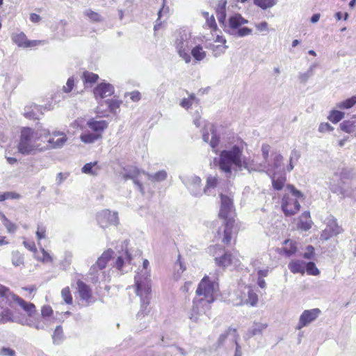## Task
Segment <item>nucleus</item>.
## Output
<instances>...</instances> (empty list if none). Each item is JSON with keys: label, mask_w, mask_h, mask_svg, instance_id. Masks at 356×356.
Returning <instances> with one entry per match:
<instances>
[{"label": "nucleus", "mask_w": 356, "mask_h": 356, "mask_svg": "<svg viewBox=\"0 0 356 356\" xmlns=\"http://www.w3.org/2000/svg\"><path fill=\"white\" fill-rule=\"evenodd\" d=\"M61 296L63 298L64 301L67 304H72V298L70 293V289L68 287H65L62 289L61 291Z\"/></svg>", "instance_id": "52"}, {"label": "nucleus", "mask_w": 356, "mask_h": 356, "mask_svg": "<svg viewBox=\"0 0 356 356\" xmlns=\"http://www.w3.org/2000/svg\"><path fill=\"white\" fill-rule=\"evenodd\" d=\"M235 257L229 252H225L220 257H216L215 261L218 266L227 267L234 263Z\"/></svg>", "instance_id": "23"}, {"label": "nucleus", "mask_w": 356, "mask_h": 356, "mask_svg": "<svg viewBox=\"0 0 356 356\" xmlns=\"http://www.w3.org/2000/svg\"><path fill=\"white\" fill-rule=\"evenodd\" d=\"M6 301L11 307L14 302L17 304L25 312H26L29 317L33 316V315L36 312V308L34 304L25 301L24 299L10 291L6 297Z\"/></svg>", "instance_id": "9"}, {"label": "nucleus", "mask_w": 356, "mask_h": 356, "mask_svg": "<svg viewBox=\"0 0 356 356\" xmlns=\"http://www.w3.org/2000/svg\"><path fill=\"white\" fill-rule=\"evenodd\" d=\"M113 251L108 249L104 251L102 254L97 259L96 264L92 265L90 269V274L94 275V282L98 281V270H103L106 268L107 263L110 261L113 254Z\"/></svg>", "instance_id": "11"}, {"label": "nucleus", "mask_w": 356, "mask_h": 356, "mask_svg": "<svg viewBox=\"0 0 356 356\" xmlns=\"http://www.w3.org/2000/svg\"><path fill=\"white\" fill-rule=\"evenodd\" d=\"M108 122L106 120H96L94 118L90 119L86 122V127L92 132L84 130L85 127L81 126L83 132L80 135V140L84 143H93L102 138L104 131L108 127Z\"/></svg>", "instance_id": "5"}, {"label": "nucleus", "mask_w": 356, "mask_h": 356, "mask_svg": "<svg viewBox=\"0 0 356 356\" xmlns=\"http://www.w3.org/2000/svg\"><path fill=\"white\" fill-rule=\"evenodd\" d=\"M231 336L232 340L234 341H236V339L238 338V336L236 333V330L235 329L232 328H228L225 332L222 333L218 339V346H222L224 343V341L225 339Z\"/></svg>", "instance_id": "28"}, {"label": "nucleus", "mask_w": 356, "mask_h": 356, "mask_svg": "<svg viewBox=\"0 0 356 356\" xmlns=\"http://www.w3.org/2000/svg\"><path fill=\"white\" fill-rule=\"evenodd\" d=\"M344 117V113L337 110H332L330 111L327 118L332 123H337Z\"/></svg>", "instance_id": "40"}, {"label": "nucleus", "mask_w": 356, "mask_h": 356, "mask_svg": "<svg viewBox=\"0 0 356 356\" xmlns=\"http://www.w3.org/2000/svg\"><path fill=\"white\" fill-rule=\"evenodd\" d=\"M67 140V138L63 132L54 131L52 133V137L50 138L47 142L49 143V147L58 149L63 147Z\"/></svg>", "instance_id": "16"}, {"label": "nucleus", "mask_w": 356, "mask_h": 356, "mask_svg": "<svg viewBox=\"0 0 356 356\" xmlns=\"http://www.w3.org/2000/svg\"><path fill=\"white\" fill-rule=\"evenodd\" d=\"M114 92V88L110 83H102L94 89V95L97 98L104 99L111 96Z\"/></svg>", "instance_id": "18"}, {"label": "nucleus", "mask_w": 356, "mask_h": 356, "mask_svg": "<svg viewBox=\"0 0 356 356\" xmlns=\"http://www.w3.org/2000/svg\"><path fill=\"white\" fill-rule=\"evenodd\" d=\"M73 254L70 251H66L64 253L63 260L61 261V265L64 267H67L72 262Z\"/></svg>", "instance_id": "56"}, {"label": "nucleus", "mask_w": 356, "mask_h": 356, "mask_svg": "<svg viewBox=\"0 0 356 356\" xmlns=\"http://www.w3.org/2000/svg\"><path fill=\"white\" fill-rule=\"evenodd\" d=\"M221 204L219 211V217L225 220V227L223 230V238L222 241L229 244L232 240V227L234 220L229 217L233 207L232 198L230 196L220 194Z\"/></svg>", "instance_id": "4"}, {"label": "nucleus", "mask_w": 356, "mask_h": 356, "mask_svg": "<svg viewBox=\"0 0 356 356\" xmlns=\"http://www.w3.org/2000/svg\"><path fill=\"white\" fill-rule=\"evenodd\" d=\"M53 314V309L49 305H44L41 309V314L44 321H47V318L50 317Z\"/></svg>", "instance_id": "55"}, {"label": "nucleus", "mask_w": 356, "mask_h": 356, "mask_svg": "<svg viewBox=\"0 0 356 356\" xmlns=\"http://www.w3.org/2000/svg\"><path fill=\"white\" fill-rule=\"evenodd\" d=\"M32 109L31 111H26L24 115L29 118H38V113L40 111L41 107L38 105L33 104L31 106Z\"/></svg>", "instance_id": "47"}, {"label": "nucleus", "mask_w": 356, "mask_h": 356, "mask_svg": "<svg viewBox=\"0 0 356 356\" xmlns=\"http://www.w3.org/2000/svg\"><path fill=\"white\" fill-rule=\"evenodd\" d=\"M99 170L100 168L97 162L88 163L85 164L81 169L83 173L92 176H97L99 174Z\"/></svg>", "instance_id": "27"}, {"label": "nucleus", "mask_w": 356, "mask_h": 356, "mask_svg": "<svg viewBox=\"0 0 356 356\" xmlns=\"http://www.w3.org/2000/svg\"><path fill=\"white\" fill-rule=\"evenodd\" d=\"M11 38L13 42H15L17 46L24 48L35 46L41 43V41L40 40H28L26 35L22 32L13 33Z\"/></svg>", "instance_id": "15"}, {"label": "nucleus", "mask_w": 356, "mask_h": 356, "mask_svg": "<svg viewBox=\"0 0 356 356\" xmlns=\"http://www.w3.org/2000/svg\"><path fill=\"white\" fill-rule=\"evenodd\" d=\"M270 150V146L267 144H264L261 146V152H262V156L264 160V163L267 164V160L268 158V154Z\"/></svg>", "instance_id": "57"}, {"label": "nucleus", "mask_w": 356, "mask_h": 356, "mask_svg": "<svg viewBox=\"0 0 356 356\" xmlns=\"http://www.w3.org/2000/svg\"><path fill=\"white\" fill-rule=\"evenodd\" d=\"M1 220L4 227L6 228L8 232L14 233L17 230V226L8 220L5 215H1Z\"/></svg>", "instance_id": "44"}, {"label": "nucleus", "mask_w": 356, "mask_h": 356, "mask_svg": "<svg viewBox=\"0 0 356 356\" xmlns=\"http://www.w3.org/2000/svg\"><path fill=\"white\" fill-rule=\"evenodd\" d=\"M142 172L145 175L152 181H161L165 180L167 177V172L165 170H160L154 175H151L145 172Z\"/></svg>", "instance_id": "34"}, {"label": "nucleus", "mask_w": 356, "mask_h": 356, "mask_svg": "<svg viewBox=\"0 0 356 356\" xmlns=\"http://www.w3.org/2000/svg\"><path fill=\"white\" fill-rule=\"evenodd\" d=\"M271 179L273 187L277 191L282 189L286 181V179L284 175H277L276 172H274L271 175Z\"/></svg>", "instance_id": "26"}, {"label": "nucleus", "mask_w": 356, "mask_h": 356, "mask_svg": "<svg viewBox=\"0 0 356 356\" xmlns=\"http://www.w3.org/2000/svg\"><path fill=\"white\" fill-rule=\"evenodd\" d=\"M267 327V324L265 323H254L253 327L248 331L247 336L252 337L254 335L261 334V332Z\"/></svg>", "instance_id": "38"}, {"label": "nucleus", "mask_w": 356, "mask_h": 356, "mask_svg": "<svg viewBox=\"0 0 356 356\" xmlns=\"http://www.w3.org/2000/svg\"><path fill=\"white\" fill-rule=\"evenodd\" d=\"M254 3L263 10H266L274 6L277 3V0H254Z\"/></svg>", "instance_id": "39"}, {"label": "nucleus", "mask_w": 356, "mask_h": 356, "mask_svg": "<svg viewBox=\"0 0 356 356\" xmlns=\"http://www.w3.org/2000/svg\"><path fill=\"white\" fill-rule=\"evenodd\" d=\"M343 231L342 227L338 225L337 219L331 217L327 219L326 227L322 232L321 237L322 239L327 241L331 237L342 233Z\"/></svg>", "instance_id": "12"}, {"label": "nucleus", "mask_w": 356, "mask_h": 356, "mask_svg": "<svg viewBox=\"0 0 356 356\" xmlns=\"http://www.w3.org/2000/svg\"><path fill=\"white\" fill-rule=\"evenodd\" d=\"M77 287L81 298L88 301L91 298V290L89 286L82 281H78Z\"/></svg>", "instance_id": "24"}, {"label": "nucleus", "mask_w": 356, "mask_h": 356, "mask_svg": "<svg viewBox=\"0 0 356 356\" xmlns=\"http://www.w3.org/2000/svg\"><path fill=\"white\" fill-rule=\"evenodd\" d=\"M191 54L197 61H201L206 57V52L200 44H195L191 50Z\"/></svg>", "instance_id": "30"}, {"label": "nucleus", "mask_w": 356, "mask_h": 356, "mask_svg": "<svg viewBox=\"0 0 356 356\" xmlns=\"http://www.w3.org/2000/svg\"><path fill=\"white\" fill-rule=\"evenodd\" d=\"M288 243H289L290 248H288L287 247L284 248V252L288 256H291L296 252V247L292 243V241H285L286 244H287Z\"/></svg>", "instance_id": "60"}, {"label": "nucleus", "mask_w": 356, "mask_h": 356, "mask_svg": "<svg viewBox=\"0 0 356 356\" xmlns=\"http://www.w3.org/2000/svg\"><path fill=\"white\" fill-rule=\"evenodd\" d=\"M314 254V248L312 245H308L306 248V252L304 253L303 257L305 259H310Z\"/></svg>", "instance_id": "64"}, {"label": "nucleus", "mask_w": 356, "mask_h": 356, "mask_svg": "<svg viewBox=\"0 0 356 356\" xmlns=\"http://www.w3.org/2000/svg\"><path fill=\"white\" fill-rule=\"evenodd\" d=\"M245 169L250 173L256 171V172H266L268 174H270V165L266 164L264 162L262 163H257L254 161V159H251L250 158H246L245 156L243 164H242V170Z\"/></svg>", "instance_id": "14"}, {"label": "nucleus", "mask_w": 356, "mask_h": 356, "mask_svg": "<svg viewBox=\"0 0 356 356\" xmlns=\"http://www.w3.org/2000/svg\"><path fill=\"white\" fill-rule=\"evenodd\" d=\"M356 104V97L353 96L344 101L338 102L336 107L340 109H348L352 108Z\"/></svg>", "instance_id": "37"}, {"label": "nucleus", "mask_w": 356, "mask_h": 356, "mask_svg": "<svg viewBox=\"0 0 356 356\" xmlns=\"http://www.w3.org/2000/svg\"><path fill=\"white\" fill-rule=\"evenodd\" d=\"M210 131L211 132L212 137L209 142V144L212 148H216L218 146L220 141L219 137L216 135L215 127L213 125L211 126Z\"/></svg>", "instance_id": "50"}, {"label": "nucleus", "mask_w": 356, "mask_h": 356, "mask_svg": "<svg viewBox=\"0 0 356 356\" xmlns=\"http://www.w3.org/2000/svg\"><path fill=\"white\" fill-rule=\"evenodd\" d=\"M330 190L334 193L342 195L343 197L348 195V193H346L341 187L337 186L334 184L330 186Z\"/></svg>", "instance_id": "62"}, {"label": "nucleus", "mask_w": 356, "mask_h": 356, "mask_svg": "<svg viewBox=\"0 0 356 356\" xmlns=\"http://www.w3.org/2000/svg\"><path fill=\"white\" fill-rule=\"evenodd\" d=\"M243 148L234 145L231 148L222 150L219 156V168L227 175H231L232 169L242 170V164L245 156Z\"/></svg>", "instance_id": "2"}, {"label": "nucleus", "mask_w": 356, "mask_h": 356, "mask_svg": "<svg viewBox=\"0 0 356 356\" xmlns=\"http://www.w3.org/2000/svg\"><path fill=\"white\" fill-rule=\"evenodd\" d=\"M184 184L193 195L199 196L202 194L200 186L201 179L199 177L192 176Z\"/></svg>", "instance_id": "20"}, {"label": "nucleus", "mask_w": 356, "mask_h": 356, "mask_svg": "<svg viewBox=\"0 0 356 356\" xmlns=\"http://www.w3.org/2000/svg\"><path fill=\"white\" fill-rule=\"evenodd\" d=\"M42 257L40 259L43 263L52 262L53 258L44 248H42Z\"/></svg>", "instance_id": "63"}, {"label": "nucleus", "mask_w": 356, "mask_h": 356, "mask_svg": "<svg viewBox=\"0 0 356 356\" xmlns=\"http://www.w3.org/2000/svg\"><path fill=\"white\" fill-rule=\"evenodd\" d=\"M247 304L251 306H255L258 302V296L257 293L251 289L248 291V299L245 300Z\"/></svg>", "instance_id": "45"}, {"label": "nucleus", "mask_w": 356, "mask_h": 356, "mask_svg": "<svg viewBox=\"0 0 356 356\" xmlns=\"http://www.w3.org/2000/svg\"><path fill=\"white\" fill-rule=\"evenodd\" d=\"M342 131L356 136V121L345 120L340 124Z\"/></svg>", "instance_id": "29"}, {"label": "nucleus", "mask_w": 356, "mask_h": 356, "mask_svg": "<svg viewBox=\"0 0 356 356\" xmlns=\"http://www.w3.org/2000/svg\"><path fill=\"white\" fill-rule=\"evenodd\" d=\"M118 216L117 212H111L108 209L99 211L97 215V221L102 228L118 224Z\"/></svg>", "instance_id": "10"}, {"label": "nucleus", "mask_w": 356, "mask_h": 356, "mask_svg": "<svg viewBox=\"0 0 356 356\" xmlns=\"http://www.w3.org/2000/svg\"><path fill=\"white\" fill-rule=\"evenodd\" d=\"M282 160L283 157L281 154H275L273 158V167L275 169L277 170H281L282 169Z\"/></svg>", "instance_id": "53"}, {"label": "nucleus", "mask_w": 356, "mask_h": 356, "mask_svg": "<svg viewBox=\"0 0 356 356\" xmlns=\"http://www.w3.org/2000/svg\"><path fill=\"white\" fill-rule=\"evenodd\" d=\"M131 259V255L126 250L124 252L122 253L120 256L118 257L114 266L118 270H122L123 266L127 264H130Z\"/></svg>", "instance_id": "21"}, {"label": "nucleus", "mask_w": 356, "mask_h": 356, "mask_svg": "<svg viewBox=\"0 0 356 356\" xmlns=\"http://www.w3.org/2000/svg\"><path fill=\"white\" fill-rule=\"evenodd\" d=\"M248 21L244 19L240 14H236L229 18V26L227 31L230 35H234L237 29L243 24H247Z\"/></svg>", "instance_id": "17"}, {"label": "nucleus", "mask_w": 356, "mask_h": 356, "mask_svg": "<svg viewBox=\"0 0 356 356\" xmlns=\"http://www.w3.org/2000/svg\"><path fill=\"white\" fill-rule=\"evenodd\" d=\"M316 67V64H313L309 67L306 72L300 73L298 75L300 81L302 83H305L308 79L314 74V71Z\"/></svg>", "instance_id": "41"}, {"label": "nucleus", "mask_w": 356, "mask_h": 356, "mask_svg": "<svg viewBox=\"0 0 356 356\" xmlns=\"http://www.w3.org/2000/svg\"><path fill=\"white\" fill-rule=\"evenodd\" d=\"M149 265V263L147 259H144L143 262V269L140 273H138V274L135 276V285L137 286V278L140 277V280H143V278H146L147 281H148L149 284L151 285V279H150V273L147 270V268Z\"/></svg>", "instance_id": "22"}, {"label": "nucleus", "mask_w": 356, "mask_h": 356, "mask_svg": "<svg viewBox=\"0 0 356 356\" xmlns=\"http://www.w3.org/2000/svg\"><path fill=\"white\" fill-rule=\"evenodd\" d=\"M252 32V29L248 27H243L237 29L234 35L237 37H244L250 35Z\"/></svg>", "instance_id": "54"}, {"label": "nucleus", "mask_w": 356, "mask_h": 356, "mask_svg": "<svg viewBox=\"0 0 356 356\" xmlns=\"http://www.w3.org/2000/svg\"><path fill=\"white\" fill-rule=\"evenodd\" d=\"M321 313V310L318 308L305 310L300 316L296 329L300 330L302 327L309 325L310 323L316 321Z\"/></svg>", "instance_id": "13"}, {"label": "nucleus", "mask_w": 356, "mask_h": 356, "mask_svg": "<svg viewBox=\"0 0 356 356\" xmlns=\"http://www.w3.org/2000/svg\"><path fill=\"white\" fill-rule=\"evenodd\" d=\"M137 286H136V291L137 296L140 298V308L137 313L136 316L138 318L144 317L149 313V305L151 300V286L149 284L148 281L143 278H137Z\"/></svg>", "instance_id": "6"}, {"label": "nucleus", "mask_w": 356, "mask_h": 356, "mask_svg": "<svg viewBox=\"0 0 356 356\" xmlns=\"http://www.w3.org/2000/svg\"><path fill=\"white\" fill-rule=\"evenodd\" d=\"M334 129V128L327 122L321 123L318 127V131L321 133H324L326 131H331Z\"/></svg>", "instance_id": "61"}, {"label": "nucleus", "mask_w": 356, "mask_h": 356, "mask_svg": "<svg viewBox=\"0 0 356 356\" xmlns=\"http://www.w3.org/2000/svg\"><path fill=\"white\" fill-rule=\"evenodd\" d=\"M45 232H46V228L42 225H38L37 231H36V236L38 239L40 240L45 238Z\"/></svg>", "instance_id": "59"}, {"label": "nucleus", "mask_w": 356, "mask_h": 356, "mask_svg": "<svg viewBox=\"0 0 356 356\" xmlns=\"http://www.w3.org/2000/svg\"><path fill=\"white\" fill-rule=\"evenodd\" d=\"M0 321L3 323L13 322L12 311L9 309H4L0 314Z\"/></svg>", "instance_id": "42"}, {"label": "nucleus", "mask_w": 356, "mask_h": 356, "mask_svg": "<svg viewBox=\"0 0 356 356\" xmlns=\"http://www.w3.org/2000/svg\"><path fill=\"white\" fill-rule=\"evenodd\" d=\"M195 44V38H192L190 32L186 30L179 32L175 42V46L179 56L184 60L186 63H189L191 60L189 51Z\"/></svg>", "instance_id": "7"}, {"label": "nucleus", "mask_w": 356, "mask_h": 356, "mask_svg": "<svg viewBox=\"0 0 356 356\" xmlns=\"http://www.w3.org/2000/svg\"><path fill=\"white\" fill-rule=\"evenodd\" d=\"M218 289V284L210 280L208 276H205L200 282L198 287L196 290V294L198 296H203L198 302L194 301V305L191 310L190 319L194 322L198 321V307L199 305L207 302L210 304L214 301V293Z\"/></svg>", "instance_id": "3"}, {"label": "nucleus", "mask_w": 356, "mask_h": 356, "mask_svg": "<svg viewBox=\"0 0 356 356\" xmlns=\"http://www.w3.org/2000/svg\"><path fill=\"white\" fill-rule=\"evenodd\" d=\"M0 355L2 356H16V353L10 348L3 347L0 348Z\"/></svg>", "instance_id": "58"}, {"label": "nucleus", "mask_w": 356, "mask_h": 356, "mask_svg": "<svg viewBox=\"0 0 356 356\" xmlns=\"http://www.w3.org/2000/svg\"><path fill=\"white\" fill-rule=\"evenodd\" d=\"M84 15L92 22H99L103 21L102 17L99 13L94 12L90 9L86 10L84 11Z\"/></svg>", "instance_id": "43"}, {"label": "nucleus", "mask_w": 356, "mask_h": 356, "mask_svg": "<svg viewBox=\"0 0 356 356\" xmlns=\"http://www.w3.org/2000/svg\"><path fill=\"white\" fill-rule=\"evenodd\" d=\"M288 268L293 273L304 274L305 270V262L301 260H293L289 264Z\"/></svg>", "instance_id": "25"}, {"label": "nucleus", "mask_w": 356, "mask_h": 356, "mask_svg": "<svg viewBox=\"0 0 356 356\" xmlns=\"http://www.w3.org/2000/svg\"><path fill=\"white\" fill-rule=\"evenodd\" d=\"M305 268L309 275H318L320 273L319 270L316 268L314 262L310 261L305 264Z\"/></svg>", "instance_id": "48"}, {"label": "nucleus", "mask_w": 356, "mask_h": 356, "mask_svg": "<svg viewBox=\"0 0 356 356\" xmlns=\"http://www.w3.org/2000/svg\"><path fill=\"white\" fill-rule=\"evenodd\" d=\"M140 171L136 167H133L127 170V172L123 175V179L124 180L132 179L134 184L136 185L138 188L140 192L143 194L144 193V188L141 182L138 180V177L140 174Z\"/></svg>", "instance_id": "19"}, {"label": "nucleus", "mask_w": 356, "mask_h": 356, "mask_svg": "<svg viewBox=\"0 0 356 356\" xmlns=\"http://www.w3.org/2000/svg\"><path fill=\"white\" fill-rule=\"evenodd\" d=\"M99 76L95 73L85 72L83 74V79L86 87L91 86L90 85L95 83Z\"/></svg>", "instance_id": "35"}, {"label": "nucleus", "mask_w": 356, "mask_h": 356, "mask_svg": "<svg viewBox=\"0 0 356 356\" xmlns=\"http://www.w3.org/2000/svg\"><path fill=\"white\" fill-rule=\"evenodd\" d=\"M252 265L255 270L257 271V277L259 278H264L267 277L269 273V268L266 267L265 268H261V261L259 259L254 260L252 262Z\"/></svg>", "instance_id": "31"}, {"label": "nucleus", "mask_w": 356, "mask_h": 356, "mask_svg": "<svg viewBox=\"0 0 356 356\" xmlns=\"http://www.w3.org/2000/svg\"><path fill=\"white\" fill-rule=\"evenodd\" d=\"M24 262L23 257L18 252H14L12 254V264L15 266H19Z\"/></svg>", "instance_id": "49"}, {"label": "nucleus", "mask_w": 356, "mask_h": 356, "mask_svg": "<svg viewBox=\"0 0 356 356\" xmlns=\"http://www.w3.org/2000/svg\"><path fill=\"white\" fill-rule=\"evenodd\" d=\"M25 324L30 327H34L37 330H44L47 325L44 321L40 319H35L34 321L31 318H26Z\"/></svg>", "instance_id": "32"}, {"label": "nucleus", "mask_w": 356, "mask_h": 356, "mask_svg": "<svg viewBox=\"0 0 356 356\" xmlns=\"http://www.w3.org/2000/svg\"><path fill=\"white\" fill-rule=\"evenodd\" d=\"M218 179L215 176H209L207 179V184L204 188L203 193L207 195L211 194V189H213L217 185Z\"/></svg>", "instance_id": "36"}, {"label": "nucleus", "mask_w": 356, "mask_h": 356, "mask_svg": "<svg viewBox=\"0 0 356 356\" xmlns=\"http://www.w3.org/2000/svg\"><path fill=\"white\" fill-rule=\"evenodd\" d=\"M64 339L65 336L62 326H56L52 335L53 343L54 344H60L63 341Z\"/></svg>", "instance_id": "33"}, {"label": "nucleus", "mask_w": 356, "mask_h": 356, "mask_svg": "<svg viewBox=\"0 0 356 356\" xmlns=\"http://www.w3.org/2000/svg\"><path fill=\"white\" fill-rule=\"evenodd\" d=\"M286 188L295 198L284 195L282 202V208L285 215L292 216L300 210V205L297 198L303 197V194L292 185L289 184Z\"/></svg>", "instance_id": "8"}, {"label": "nucleus", "mask_w": 356, "mask_h": 356, "mask_svg": "<svg viewBox=\"0 0 356 356\" xmlns=\"http://www.w3.org/2000/svg\"><path fill=\"white\" fill-rule=\"evenodd\" d=\"M49 136V130L35 131L29 127H24L21 131V136L17 149L19 153L24 155L35 154L42 152L44 148L38 143V140L43 135Z\"/></svg>", "instance_id": "1"}, {"label": "nucleus", "mask_w": 356, "mask_h": 356, "mask_svg": "<svg viewBox=\"0 0 356 356\" xmlns=\"http://www.w3.org/2000/svg\"><path fill=\"white\" fill-rule=\"evenodd\" d=\"M164 3H165V0H163V8H161L158 13L159 17H158V19L156 20V24L154 26V30L155 32L160 29L161 23L159 22V20L162 15V13H167L168 12V8H165Z\"/></svg>", "instance_id": "51"}, {"label": "nucleus", "mask_w": 356, "mask_h": 356, "mask_svg": "<svg viewBox=\"0 0 356 356\" xmlns=\"http://www.w3.org/2000/svg\"><path fill=\"white\" fill-rule=\"evenodd\" d=\"M106 104H107L111 112L113 113H117V110L120 108L122 101L120 100H107L106 101Z\"/></svg>", "instance_id": "46"}]
</instances>
